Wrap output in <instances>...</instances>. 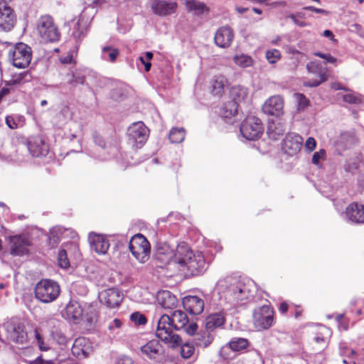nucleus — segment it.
Returning <instances> with one entry per match:
<instances>
[{
	"mask_svg": "<svg viewBox=\"0 0 364 364\" xmlns=\"http://www.w3.org/2000/svg\"><path fill=\"white\" fill-rule=\"evenodd\" d=\"M171 261L180 271L191 276L200 275L207 269V262L203 253L193 252L184 242L176 247Z\"/></svg>",
	"mask_w": 364,
	"mask_h": 364,
	"instance_id": "nucleus-1",
	"label": "nucleus"
},
{
	"mask_svg": "<svg viewBox=\"0 0 364 364\" xmlns=\"http://www.w3.org/2000/svg\"><path fill=\"white\" fill-rule=\"evenodd\" d=\"M36 298L42 303H50L59 296L60 289L58 284L50 279H42L35 287Z\"/></svg>",
	"mask_w": 364,
	"mask_h": 364,
	"instance_id": "nucleus-2",
	"label": "nucleus"
},
{
	"mask_svg": "<svg viewBox=\"0 0 364 364\" xmlns=\"http://www.w3.org/2000/svg\"><path fill=\"white\" fill-rule=\"evenodd\" d=\"M172 328L169 316L164 314L158 321L156 336L164 343L174 348L181 344V338L178 334L172 332Z\"/></svg>",
	"mask_w": 364,
	"mask_h": 364,
	"instance_id": "nucleus-3",
	"label": "nucleus"
},
{
	"mask_svg": "<svg viewBox=\"0 0 364 364\" xmlns=\"http://www.w3.org/2000/svg\"><path fill=\"white\" fill-rule=\"evenodd\" d=\"M9 58L14 66L18 68H25L31 63V48L23 43H18L10 49Z\"/></svg>",
	"mask_w": 364,
	"mask_h": 364,
	"instance_id": "nucleus-4",
	"label": "nucleus"
},
{
	"mask_svg": "<svg viewBox=\"0 0 364 364\" xmlns=\"http://www.w3.org/2000/svg\"><path fill=\"white\" fill-rule=\"evenodd\" d=\"M129 247L133 256L141 263H145L149 259L150 244L141 234H136L132 237Z\"/></svg>",
	"mask_w": 364,
	"mask_h": 364,
	"instance_id": "nucleus-5",
	"label": "nucleus"
},
{
	"mask_svg": "<svg viewBox=\"0 0 364 364\" xmlns=\"http://www.w3.org/2000/svg\"><path fill=\"white\" fill-rule=\"evenodd\" d=\"M217 289L223 293L226 300L233 304L247 298L245 287L239 283L228 285L225 280H220L217 284Z\"/></svg>",
	"mask_w": 364,
	"mask_h": 364,
	"instance_id": "nucleus-6",
	"label": "nucleus"
},
{
	"mask_svg": "<svg viewBox=\"0 0 364 364\" xmlns=\"http://www.w3.org/2000/svg\"><path fill=\"white\" fill-rule=\"evenodd\" d=\"M38 32L45 41L54 42L60 38L59 31L50 16H41L37 24Z\"/></svg>",
	"mask_w": 364,
	"mask_h": 364,
	"instance_id": "nucleus-7",
	"label": "nucleus"
},
{
	"mask_svg": "<svg viewBox=\"0 0 364 364\" xmlns=\"http://www.w3.org/2000/svg\"><path fill=\"white\" fill-rule=\"evenodd\" d=\"M263 132L261 120L255 117L249 116L245 119L240 126V132L247 140L257 139Z\"/></svg>",
	"mask_w": 364,
	"mask_h": 364,
	"instance_id": "nucleus-8",
	"label": "nucleus"
},
{
	"mask_svg": "<svg viewBox=\"0 0 364 364\" xmlns=\"http://www.w3.org/2000/svg\"><path fill=\"white\" fill-rule=\"evenodd\" d=\"M198 325L195 323L190 324L186 328L188 334L193 336L192 342L196 346L201 348L208 347L213 341V335L207 328L197 332Z\"/></svg>",
	"mask_w": 364,
	"mask_h": 364,
	"instance_id": "nucleus-9",
	"label": "nucleus"
},
{
	"mask_svg": "<svg viewBox=\"0 0 364 364\" xmlns=\"http://www.w3.org/2000/svg\"><path fill=\"white\" fill-rule=\"evenodd\" d=\"M253 322L258 330L269 328L273 323V311L268 306H263L255 310L253 314Z\"/></svg>",
	"mask_w": 364,
	"mask_h": 364,
	"instance_id": "nucleus-10",
	"label": "nucleus"
},
{
	"mask_svg": "<svg viewBox=\"0 0 364 364\" xmlns=\"http://www.w3.org/2000/svg\"><path fill=\"white\" fill-rule=\"evenodd\" d=\"M306 70L309 73L313 74L318 77L314 80H309L304 82L306 87H318L322 82L328 80L326 70L323 68L318 61H311L306 65Z\"/></svg>",
	"mask_w": 364,
	"mask_h": 364,
	"instance_id": "nucleus-11",
	"label": "nucleus"
},
{
	"mask_svg": "<svg viewBox=\"0 0 364 364\" xmlns=\"http://www.w3.org/2000/svg\"><path fill=\"white\" fill-rule=\"evenodd\" d=\"M149 130L142 122L133 123L128 129L129 140L134 144H143L147 140Z\"/></svg>",
	"mask_w": 364,
	"mask_h": 364,
	"instance_id": "nucleus-12",
	"label": "nucleus"
},
{
	"mask_svg": "<svg viewBox=\"0 0 364 364\" xmlns=\"http://www.w3.org/2000/svg\"><path fill=\"white\" fill-rule=\"evenodd\" d=\"M100 301L109 308L118 306L123 299L122 292L117 288L103 289L99 293Z\"/></svg>",
	"mask_w": 364,
	"mask_h": 364,
	"instance_id": "nucleus-13",
	"label": "nucleus"
},
{
	"mask_svg": "<svg viewBox=\"0 0 364 364\" xmlns=\"http://www.w3.org/2000/svg\"><path fill=\"white\" fill-rule=\"evenodd\" d=\"M16 22L13 9L6 3L0 2V31H11Z\"/></svg>",
	"mask_w": 364,
	"mask_h": 364,
	"instance_id": "nucleus-14",
	"label": "nucleus"
},
{
	"mask_svg": "<svg viewBox=\"0 0 364 364\" xmlns=\"http://www.w3.org/2000/svg\"><path fill=\"white\" fill-rule=\"evenodd\" d=\"M10 253L14 256H23L27 255L28 247L31 245L30 240L21 235H14L9 237Z\"/></svg>",
	"mask_w": 364,
	"mask_h": 364,
	"instance_id": "nucleus-15",
	"label": "nucleus"
},
{
	"mask_svg": "<svg viewBox=\"0 0 364 364\" xmlns=\"http://www.w3.org/2000/svg\"><path fill=\"white\" fill-rule=\"evenodd\" d=\"M262 111L268 115L279 117L284 112V100L280 95H274L267 99L262 106Z\"/></svg>",
	"mask_w": 364,
	"mask_h": 364,
	"instance_id": "nucleus-16",
	"label": "nucleus"
},
{
	"mask_svg": "<svg viewBox=\"0 0 364 364\" xmlns=\"http://www.w3.org/2000/svg\"><path fill=\"white\" fill-rule=\"evenodd\" d=\"M71 350L74 356L79 359H82L90 355L92 352V348L87 338L80 337L74 341Z\"/></svg>",
	"mask_w": 364,
	"mask_h": 364,
	"instance_id": "nucleus-17",
	"label": "nucleus"
},
{
	"mask_svg": "<svg viewBox=\"0 0 364 364\" xmlns=\"http://www.w3.org/2000/svg\"><path fill=\"white\" fill-rule=\"evenodd\" d=\"M303 139L296 134H288L283 142V149L287 154L293 156L297 154L302 146Z\"/></svg>",
	"mask_w": 364,
	"mask_h": 364,
	"instance_id": "nucleus-18",
	"label": "nucleus"
},
{
	"mask_svg": "<svg viewBox=\"0 0 364 364\" xmlns=\"http://www.w3.org/2000/svg\"><path fill=\"white\" fill-rule=\"evenodd\" d=\"M234 38L232 30L228 26L220 28L215 34V43L220 48H228L230 46Z\"/></svg>",
	"mask_w": 364,
	"mask_h": 364,
	"instance_id": "nucleus-19",
	"label": "nucleus"
},
{
	"mask_svg": "<svg viewBox=\"0 0 364 364\" xmlns=\"http://www.w3.org/2000/svg\"><path fill=\"white\" fill-rule=\"evenodd\" d=\"M7 337L15 343H23L27 340V333L23 328L19 325L16 326L11 323L6 325Z\"/></svg>",
	"mask_w": 364,
	"mask_h": 364,
	"instance_id": "nucleus-20",
	"label": "nucleus"
},
{
	"mask_svg": "<svg viewBox=\"0 0 364 364\" xmlns=\"http://www.w3.org/2000/svg\"><path fill=\"white\" fill-rule=\"evenodd\" d=\"M183 304L185 309L193 315L200 314L204 309L203 301L196 296H188L183 299Z\"/></svg>",
	"mask_w": 364,
	"mask_h": 364,
	"instance_id": "nucleus-21",
	"label": "nucleus"
},
{
	"mask_svg": "<svg viewBox=\"0 0 364 364\" xmlns=\"http://www.w3.org/2000/svg\"><path fill=\"white\" fill-rule=\"evenodd\" d=\"M65 316L74 323H78L83 316V311L80 304L75 301H70L66 306Z\"/></svg>",
	"mask_w": 364,
	"mask_h": 364,
	"instance_id": "nucleus-22",
	"label": "nucleus"
},
{
	"mask_svg": "<svg viewBox=\"0 0 364 364\" xmlns=\"http://www.w3.org/2000/svg\"><path fill=\"white\" fill-rule=\"evenodd\" d=\"M89 240L92 250L95 251L97 254H105L109 247L108 240L103 235L90 234L89 235Z\"/></svg>",
	"mask_w": 364,
	"mask_h": 364,
	"instance_id": "nucleus-23",
	"label": "nucleus"
},
{
	"mask_svg": "<svg viewBox=\"0 0 364 364\" xmlns=\"http://www.w3.org/2000/svg\"><path fill=\"white\" fill-rule=\"evenodd\" d=\"M348 220L355 223H364V205L354 203L350 204L346 210Z\"/></svg>",
	"mask_w": 364,
	"mask_h": 364,
	"instance_id": "nucleus-24",
	"label": "nucleus"
},
{
	"mask_svg": "<svg viewBox=\"0 0 364 364\" xmlns=\"http://www.w3.org/2000/svg\"><path fill=\"white\" fill-rule=\"evenodd\" d=\"M177 8V4L172 1H156L152 4V9L155 14L167 16L173 14Z\"/></svg>",
	"mask_w": 364,
	"mask_h": 364,
	"instance_id": "nucleus-25",
	"label": "nucleus"
},
{
	"mask_svg": "<svg viewBox=\"0 0 364 364\" xmlns=\"http://www.w3.org/2000/svg\"><path fill=\"white\" fill-rule=\"evenodd\" d=\"M28 149L34 157L46 156L48 152L47 144L41 139L36 138L28 143Z\"/></svg>",
	"mask_w": 364,
	"mask_h": 364,
	"instance_id": "nucleus-26",
	"label": "nucleus"
},
{
	"mask_svg": "<svg viewBox=\"0 0 364 364\" xmlns=\"http://www.w3.org/2000/svg\"><path fill=\"white\" fill-rule=\"evenodd\" d=\"M247 96V88L240 85L233 86L230 90V102L236 104L237 107H239L240 103L245 102Z\"/></svg>",
	"mask_w": 364,
	"mask_h": 364,
	"instance_id": "nucleus-27",
	"label": "nucleus"
},
{
	"mask_svg": "<svg viewBox=\"0 0 364 364\" xmlns=\"http://www.w3.org/2000/svg\"><path fill=\"white\" fill-rule=\"evenodd\" d=\"M141 352L150 358H156L162 351V346L157 340H151L141 348Z\"/></svg>",
	"mask_w": 364,
	"mask_h": 364,
	"instance_id": "nucleus-28",
	"label": "nucleus"
},
{
	"mask_svg": "<svg viewBox=\"0 0 364 364\" xmlns=\"http://www.w3.org/2000/svg\"><path fill=\"white\" fill-rule=\"evenodd\" d=\"M170 323L176 330H180L186 327L188 319L185 312L181 310L174 311L169 316Z\"/></svg>",
	"mask_w": 364,
	"mask_h": 364,
	"instance_id": "nucleus-29",
	"label": "nucleus"
},
{
	"mask_svg": "<svg viewBox=\"0 0 364 364\" xmlns=\"http://www.w3.org/2000/svg\"><path fill=\"white\" fill-rule=\"evenodd\" d=\"M184 4L188 12H193L195 15H201L208 11L207 6L197 0H185Z\"/></svg>",
	"mask_w": 364,
	"mask_h": 364,
	"instance_id": "nucleus-30",
	"label": "nucleus"
},
{
	"mask_svg": "<svg viewBox=\"0 0 364 364\" xmlns=\"http://www.w3.org/2000/svg\"><path fill=\"white\" fill-rule=\"evenodd\" d=\"M158 300L162 307L165 309H171L177 303L176 298L168 291H163L158 295Z\"/></svg>",
	"mask_w": 364,
	"mask_h": 364,
	"instance_id": "nucleus-31",
	"label": "nucleus"
},
{
	"mask_svg": "<svg viewBox=\"0 0 364 364\" xmlns=\"http://www.w3.org/2000/svg\"><path fill=\"white\" fill-rule=\"evenodd\" d=\"M224 317L220 314L210 315L205 320V328L212 332L215 328L223 325Z\"/></svg>",
	"mask_w": 364,
	"mask_h": 364,
	"instance_id": "nucleus-32",
	"label": "nucleus"
},
{
	"mask_svg": "<svg viewBox=\"0 0 364 364\" xmlns=\"http://www.w3.org/2000/svg\"><path fill=\"white\" fill-rule=\"evenodd\" d=\"M227 80L223 75L215 76L212 82V92L215 95H220L227 85Z\"/></svg>",
	"mask_w": 364,
	"mask_h": 364,
	"instance_id": "nucleus-33",
	"label": "nucleus"
},
{
	"mask_svg": "<svg viewBox=\"0 0 364 364\" xmlns=\"http://www.w3.org/2000/svg\"><path fill=\"white\" fill-rule=\"evenodd\" d=\"M228 345L232 351L237 352L246 349L249 346V341L244 338L235 337L228 342Z\"/></svg>",
	"mask_w": 364,
	"mask_h": 364,
	"instance_id": "nucleus-34",
	"label": "nucleus"
},
{
	"mask_svg": "<svg viewBox=\"0 0 364 364\" xmlns=\"http://www.w3.org/2000/svg\"><path fill=\"white\" fill-rule=\"evenodd\" d=\"M186 132L182 127H173L169 132V139L171 143H181L185 139Z\"/></svg>",
	"mask_w": 364,
	"mask_h": 364,
	"instance_id": "nucleus-35",
	"label": "nucleus"
},
{
	"mask_svg": "<svg viewBox=\"0 0 364 364\" xmlns=\"http://www.w3.org/2000/svg\"><path fill=\"white\" fill-rule=\"evenodd\" d=\"M119 54V50L112 46H104L102 49V58L111 62H114Z\"/></svg>",
	"mask_w": 364,
	"mask_h": 364,
	"instance_id": "nucleus-36",
	"label": "nucleus"
},
{
	"mask_svg": "<svg viewBox=\"0 0 364 364\" xmlns=\"http://www.w3.org/2000/svg\"><path fill=\"white\" fill-rule=\"evenodd\" d=\"M237 111V105L229 102L226 103L223 107L221 114L225 118H230L231 117L235 116Z\"/></svg>",
	"mask_w": 364,
	"mask_h": 364,
	"instance_id": "nucleus-37",
	"label": "nucleus"
},
{
	"mask_svg": "<svg viewBox=\"0 0 364 364\" xmlns=\"http://www.w3.org/2000/svg\"><path fill=\"white\" fill-rule=\"evenodd\" d=\"M233 60L235 64L242 68L250 67L253 63L252 58L245 54L237 55Z\"/></svg>",
	"mask_w": 364,
	"mask_h": 364,
	"instance_id": "nucleus-38",
	"label": "nucleus"
},
{
	"mask_svg": "<svg viewBox=\"0 0 364 364\" xmlns=\"http://www.w3.org/2000/svg\"><path fill=\"white\" fill-rule=\"evenodd\" d=\"M68 82L73 86L83 85L85 82V76L80 73H72L70 75H68Z\"/></svg>",
	"mask_w": 364,
	"mask_h": 364,
	"instance_id": "nucleus-39",
	"label": "nucleus"
},
{
	"mask_svg": "<svg viewBox=\"0 0 364 364\" xmlns=\"http://www.w3.org/2000/svg\"><path fill=\"white\" fill-rule=\"evenodd\" d=\"M51 336L59 345L65 346L69 341V338L64 334L61 329L52 331Z\"/></svg>",
	"mask_w": 364,
	"mask_h": 364,
	"instance_id": "nucleus-40",
	"label": "nucleus"
},
{
	"mask_svg": "<svg viewBox=\"0 0 364 364\" xmlns=\"http://www.w3.org/2000/svg\"><path fill=\"white\" fill-rule=\"evenodd\" d=\"M31 80V75L30 73L28 71H24L18 75L14 76L11 80V82H13V84L16 85L29 82Z\"/></svg>",
	"mask_w": 364,
	"mask_h": 364,
	"instance_id": "nucleus-41",
	"label": "nucleus"
},
{
	"mask_svg": "<svg viewBox=\"0 0 364 364\" xmlns=\"http://www.w3.org/2000/svg\"><path fill=\"white\" fill-rule=\"evenodd\" d=\"M58 264L61 268L67 269L70 267V262L65 250H60L58 255Z\"/></svg>",
	"mask_w": 364,
	"mask_h": 364,
	"instance_id": "nucleus-42",
	"label": "nucleus"
},
{
	"mask_svg": "<svg viewBox=\"0 0 364 364\" xmlns=\"http://www.w3.org/2000/svg\"><path fill=\"white\" fill-rule=\"evenodd\" d=\"M194 353V347L189 343H186L181 346V355L183 358L188 359L191 357Z\"/></svg>",
	"mask_w": 364,
	"mask_h": 364,
	"instance_id": "nucleus-43",
	"label": "nucleus"
},
{
	"mask_svg": "<svg viewBox=\"0 0 364 364\" xmlns=\"http://www.w3.org/2000/svg\"><path fill=\"white\" fill-rule=\"evenodd\" d=\"M280 57L281 53L279 50L277 49L267 50L266 53V58L267 60L272 64L275 63L278 60L280 59Z\"/></svg>",
	"mask_w": 364,
	"mask_h": 364,
	"instance_id": "nucleus-44",
	"label": "nucleus"
},
{
	"mask_svg": "<svg viewBox=\"0 0 364 364\" xmlns=\"http://www.w3.org/2000/svg\"><path fill=\"white\" fill-rule=\"evenodd\" d=\"M130 319L136 325H144L146 323V318L139 312H134L131 314Z\"/></svg>",
	"mask_w": 364,
	"mask_h": 364,
	"instance_id": "nucleus-45",
	"label": "nucleus"
},
{
	"mask_svg": "<svg viewBox=\"0 0 364 364\" xmlns=\"http://www.w3.org/2000/svg\"><path fill=\"white\" fill-rule=\"evenodd\" d=\"M14 86L15 85L13 84L11 80L6 82V85L0 91V100H1L4 96H6L11 92L14 91Z\"/></svg>",
	"mask_w": 364,
	"mask_h": 364,
	"instance_id": "nucleus-46",
	"label": "nucleus"
},
{
	"mask_svg": "<svg viewBox=\"0 0 364 364\" xmlns=\"http://www.w3.org/2000/svg\"><path fill=\"white\" fill-rule=\"evenodd\" d=\"M295 97L298 102L299 109H304L308 106L309 100L303 94L297 93L295 95Z\"/></svg>",
	"mask_w": 364,
	"mask_h": 364,
	"instance_id": "nucleus-47",
	"label": "nucleus"
},
{
	"mask_svg": "<svg viewBox=\"0 0 364 364\" xmlns=\"http://www.w3.org/2000/svg\"><path fill=\"white\" fill-rule=\"evenodd\" d=\"M314 55L324 59L326 63H335L337 59L332 56L330 53H322L321 52H316L314 53Z\"/></svg>",
	"mask_w": 364,
	"mask_h": 364,
	"instance_id": "nucleus-48",
	"label": "nucleus"
},
{
	"mask_svg": "<svg viewBox=\"0 0 364 364\" xmlns=\"http://www.w3.org/2000/svg\"><path fill=\"white\" fill-rule=\"evenodd\" d=\"M35 336L40 350L43 351L48 350L49 349L48 346L44 343L42 337L37 331H35Z\"/></svg>",
	"mask_w": 364,
	"mask_h": 364,
	"instance_id": "nucleus-49",
	"label": "nucleus"
},
{
	"mask_svg": "<svg viewBox=\"0 0 364 364\" xmlns=\"http://www.w3.org/2000/svg\"><path fill=\"white\" fill-rule=\"evenodd\" d=\"M326 155V151L324 149H320L318 151L315 152L312 156V163L314 164H318L321 159H323Z\"/></svg>",
	"mask_w": 364,
	"mask_h": 364,
	"instance_id": "nucleus-50",
	"label": "nucleus"
},
{
	"mask_svg": "<svg viewBox=\"0 0 364 364\" xmlns=\"http://www.w3.org/2000/svg\"><path fill=\"white\" fill-rule=\"evenodd\" d=\"M343 100L344 102H348L349 104H358L360 102V99L353 94L344 95L343 97Z\"/></svg>",
	"mask_w": 364,
	"mask_h": 364,
	"instance_id": "nucleus-51",
	"label": "nucleus"
},
{
	"mask_svg": "<svg viewBox=\"0 0 364 364\" xmlns=\"http://www.w3.org/2000/svg\"><path fill=\"white\" fill-rule=\"evenodd\" d=\"M316 142L313 137H309L305 143V147L309 151H312L316 148Z\"/></svg>",
	"mask_w": 364,
	"mask_h": 364,
	"instance_id": "nucleus-52",
	"label": "nucleus"
},
{
	"mask_svg": "<svg viewBox=\"0 0 364 364\" xmlns=\"http://www.w3.org/2000/svg\"><path fill=\"white\" fill-rule=\"evenodd\" d=\"M58 233H61V229L60 228H53L50 230V234L53 235V237H50V240H53L55 245L59 242V237L57 235Z\"/></svg>",
	"mask_w": 364,
	"mask_h": 364,
	"instance_id": "nucleus-53",
	"label": "nucleus"
},
{
	"mask_svg": "<svg viewBox=\"0 0 364 364\" xmlns=\"http://www.w3.org/2000/svg\"><path fill=\"white\" fill-rule=\"evenodd\" d=\"M278 125H279L280 127H275V130H274L272 129V126H269L268 129L269 131H272V132H274L275 133L276 135H282L284 132H285V129L282 127V126L280 124H278Z\"/></svg>",
	"mask_w": 364,
	"mask_h": 364,
	"instance_id": "nucleus-54",
	"label": "nucleus"
},
{
	"mask_svg": "<svg viewBox=\"0 0 364 364\" xmlns=\"http://www.w3.org/2000/svg\"><path fill=\"white\" fill-rule=\"evenodd\" d=\"M6 124L11 129H16L17 127V124L11 117H7L6 118Z\"/></svg>",
	"mask_w": 364,
	"mask_h": 364,
	"instance_id": "nucleus-55",
	"label": "nucleus"
},
{
	"mask_svg": "<svg viewBox=\"0 0 364 364\" xmlns=\"http://www.w3.org/2000/svg\"><path fill=\"white\" fill-rule=\"evenodd\" d=\"M122 326V321L118 319V318H115L112 321V323L109 325V329H112V328H120Z\"/></svg>",
	"mask_w": 364,
	"mask_h": 364,
	"instance_id": "nucleus-56",
	"label": "nucleus"
},
{
	"mask_svg": "<svg viewBox=\"0 0 364 364\" xmlns=\"http://www.w3.org/2000/svg\"><path fill=\"white\" fill-rule=\"evenodd\" d=\"M139 60L141 62L142 64H144L145 67V70L146 72L149 71L151 67V63H149V61H145V59L143 56H140L139 58Z\"/></svg>",
	"mask_w": 364,
	"mask_h": 364,
	"instance_id": "nucleus-57",
	"label": "nucleus"
},
{
	"mask_svg": "<svg viewBox=\"0 0 364 364\" xmlns=\"http://www.w3.org/2000/svg\"><path fill=\"white\" fill-rule=\"evenodd\" d=\"M289 306L287 303L282 302L279 305V311L282 314H285L288 311Z\"/></svg>",
	"mask_w": 364,
	"mask_h": 364,
	"instance_id": "nucleus-58",
	"label": "nucleus"
},
{
	"mask_svg": "<svg viewBox=\"0 0 364 364\" xmlns=\"http://www.w3.org/2000/svg\"><path fill=\"white\" fill-rule=\"evenodd\" d=\"M131 358L126 356L124 358L119 360L117 364H119V363H120V364H131Z\"/></svg>",
	"mask_w": 364,
	"mask_h": 364,
	"instance_id": "nucleus-59",
	"label": "nucleus"
},
{
	"mask_svg": "<svg viewBox=\"0 0 364 364\" xmlns=\"http://www.w3.org/2000/svg\"><path fill=\"white\" fill-rule=\"evenodd\" d=\"M95 142L99 144V146L101 147H104L105 145V141L100 137H96Z\"/></svg>",
	"mask_w": 364,
	"mask_h": 364,
	"instance_id": "nucleus-60",
	"label": "nucleus"
},
{
	"mask_svg": "<svg viewBox=\"0 0 364 364\" xmlns=\"http://www.w3.org/2000/svg\"><path fill=\"white\" fill-rule=\"evenodd\" d=\"M30 364H46V363L41 358H38L35 360L31 361Z\"/></svg>",
	"mask_w": 364,
	"mask_h": 364,
	"instance_id": "nucleus-61",
	"label": "nucleus"
},
{
	"mask_svg": "<svg viewBox=\"0 0 364 364\" xmlns=\"http://www.w3.org/2000/svg\"><path fill=\"white\" fill-rule=\"evenodd\" d=\"M235 9L236 11L239 13V14H243L245 13V11H247L248 10V8H244V7H240V6H236L235 7Z\"/></svg>",
	"mask_w": 364,
	"mask_h": 364,
	"instance_id": "nucleus-62",
	"label": "nucleus"
},
{
	"mask_svg": "<svg viewBox=\"0 0 364 364\" xmlns=\"http://www.w3.org/2000/svg\"><path fill=\"white\" fill-rule=\"evenodd\" d=\"M291 19L293 20V21L295 24H296L299 26H304L305 25L304 22L299 21L294 16H291Z\"/></svg>",
	"mask_w": 364,
	"mask_h": 364,
	"instance_id": "nucleus-63",
	"label": "nucleus"
},
{
	"mask_svg": "<svg viewBox=\"0 0 364 364\" xmlns=\"http://www.w3.org/2000/svg\"><path fill=\"white\" fill-rule=\"evenodd\" d=\"M145 57H146L147 61H149L153 58V53L151 52H149V51L146 52L145 53Z\"/></svg>",
	"mask_w": 364,
	"mask_h": 364,
	"instance_id": "nucleus-64",
	"label": "nucleus"
}]
</instances>
